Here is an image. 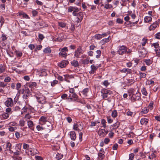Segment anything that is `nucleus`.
Returning <instances> with one entry per match:
<instances>
[{"label":"nucleus","mask_w":160,"mask_h":160,"mask_svg":"<svg viewBox=\"0 0 160 160\" xmlns=\"http://www.w3.org/2000/svg\"><path fill=\"white\" fill-rule=\"evenodd\" d=\"M110 130V132L108 134V135H109V137L110 138H112L113 136V135L114 134V133L113 132H112V130Z\"/></svg>","instance_id":"bf43d9fd"},{"label":"nucleus","mask_w":160,"mask_h":160,"mask_svg":"<svg viewBox=\"0 0 160 160\" xmlns=\"http://www.w3.org/2000/svg\"><path fill=\"white\" fill-rule=\"evenodd\" d=\"M98 156L99 159V160H102L104 158L105 155L99 152L98 154Z\"/></svg>","instance_id":"7c9ffc66"},{"label":"nucleus","mask_w":160,"mask_h":160,"mask_svg":"<svg viewBox=\"0 0 160 160\" xmlns=\"http://www.w3.org/2000/svg\"><path fill=\"white\" fill-rule=\"evenodd\" d=\"M117 112L116 110H114L112 113V116L113 118H115L117 115Z\"/></svg>","instance_id":"a18cd8bd"},{"label":"nucleus","mask_w":160,"mask_h":160,"mask_svg":"<svg viewBox=\"0 0 160 160\" xmlns=\"http://www.w3.org/2000/svg\"><path fill=\"white\" fill-rule=\"evenodd\" d=\"M101 93L102 94L106 95H111L112 94V92L107 89H104L101 90Z\"/></svg>","instance_id":"dca6fc26"},{"label":"nucleus","mask_w":160,"mask_h":160,"mask_svg":"<svg viewBox=\"0 0 160 160\" xmlns=\"http://www.w3.org/2000/svg\"><path fill=\"white\" fill-rule=\"evenodd\" d=\"M141 92L142 93V94L146 96L148 95V92L147 91L146 88H143L141 89Z\"/></svg>","instance_id":"c85d7f7f"},{"label":"nucleus","mask_w":160,"mask_h":160,"mask_svg":"<svg viewBox=\"0 0 160 160\" xmlns=\"http://www.w3.org/2000/svg\"><path fill=\"white\" fill-rule=\"evenodd\" d=\"M28 125L29 128H32L33 125V123L32 121H29L28 122Z\"/></svg>","instance_id":"4c0bfd02"},{"label":"nucleus","mask_w":160,"mask_h":160,"mask_svg":"<svg viewBox=\"0 0 160 160\" xmlns=\"http://www.w3.org/2000/svg\"><path fill=\"white\" fill-rule=\"evenodd\" d=\"M59 25L62 28H64L66 26V24L65 23L63 22H59Z\"/></svg>","instance_id":"4d7b16f0"},{"label":"nucleus","mask_w":160,"mask_h":160,"mask_svg":"<svg viewBox=\"0 0 160 160\" xmlns=\"http://www.w3.org/2000/svg\"><path fill=\"white\" fill-rule=\"evenodd\" d=\"M135 81L133 79L128 80V81L127 82V84L128 85H131Z\"/></svg>","instance_id":"72a5a7b5"},{"label":"nucleus","mask_w":160,"mask_h":160,"mask_svg":"<svg viewBox=\"0 0 160 160\" xmlns=\"http://www.w3.org/2000/svg\"><path fill=\"white\" fill-rule=\"evenodd\" d=\"M141 94L140 93H136L135 94H133L131 97V100L132 102H134L137 100H139L141 99Z\"/></svg>","instance_id":"39448f33"},{"label":"nucleus","mask_w":160,"mask_h":160,"mask_svg":"<svg viewBox=\"0 0 160 160\" xmlns=\"http://www.w3.org/2000/svg\"><path fill=\"white\" fill-rule=\"evenodd\" d=\"M37 25L38 26H39L40 28H42L44 27H47V25L45 24V22L42 20H40L37 23Z\"/></svg>","instance_id":"4468645a"},{"label":"nucleus","mask_w":160,"mask_h":160,"mask_svg":"<svg viewBox=\"0 0 160 160\" xmlns=\"http://www.w3.org/2000/svg\"><path fill=\"white\" fill-rule=\"evenodd\" d=\"M36 86L37 83L36 82H30L28 84V86L29 87H31L32 86L36 87Z\"/></svg>","instance_id":"79ce46f5"},{"label":"nucleus","mask_w":160,"mask_h":160,"mask_svg":"<svg viewBox=\"0 0 160 160\" xmlns=\"http://www.w3.org/2000/svg\"><path fill=\"white\" fill-rule=\"evenodd\" d=\"M83 128V126L82 125V122H77L76 124L73 125V129L75 130L79 131L82 130Z\"/></svg>","instance_id":"423d86ee"},{"label":"nucleus","mask_w":160,"mask_h":160,"mask_svg":"<svg viewBox=\"0 0 160 160\" xmlns=\"http://www.w3.org/2000/svg\"><path fill=\"white\" fill-rule=\"evenodd\" d=\"M59 51L61 52H59V55L62 56L63 57H65L66 58L67 54L66 52H67L68 51L67 48L64 47L62 48H60Z\"/></svg>","instance_id":"7ed1b4c3"},{"label":"nucleus","mask_w":160,"mask_h":160,"mask_svg":"<svg viewBox=\"0 0 160 160\" xmlns=\"http://www.w3.org/2000/svg\"><path fill=\"white\" fill-rule=\"evenodd\" d=\"M38 102L41 104H43L46 103V99L45 96L41 94L35 96Z\"/></svg>","instance_id":"f257e3e1"},{"label":"nucleus","mask_w":160,"mask_h":160,"mask_svg":"<svg viewBox=\"0 0 160 160\" xmlns=\"http://www.w3.org/2000/svg\"><path fill=\"white\" fill-rule=\"evenodd\" d=\"M5 104L7 107H11L13 104L12 99L11 98H8L5 102Z\"/></svg>","instance_id":"6e6552de"},{"label":"nucleus","mask_w":160,"mask_h":160,"mask_svg":"<svg viewBox=\"0 0 160 160\" xmlns=\"http://www.w3.org/2000/svg\"><path fill=\"white\" fill-rule=\"evenodd\" d=\"M58 82V81H57L56 80H53V82H51V85L52 86H54L55 84H57Z\"/></svg>","instance_id":"338daca9"},{"label":"nucleus","mask_w":160,"mask_h":160,"mask_svg":"<svg viewBox=\"0 0 160 160\" xmlns=\"http://www.w3.org/2000/svg\"><path fill=\"white\" fill-rule=\"evenodd\" d=\"M11 80V78L9 77H8L5 78L4 81L5 82H8L10 81Z\"/></svg>","instance_id":"0e129e2a"},{"label":"nucleus","mask_w":160,"mask_h":160,"mask_svg":"<svg viewBox=\"0 0 160 160\" xmlns=\"http://www.w3.org/2000/svg\"><path fill=\"white\" fill-rule=\"evenodd\" d=\"M110 39V37L109 36L108 38H104L101 41V42L103 44L108 42Z\"/></svg>","instance_id":"393cba45"},{"label":"nucleus","mask_w":160,"mask_h":160,"mask_svg":"<svg viewBox=\"0 0 160 160\" xmlns=\"http://www.w3.org/2000/svg\"><path fill=\"white\" fill-rule=\"evenodd\" d=\"M68 63L69 62L68 61H62L58 64V66L61 68H63L65 67L68 64Z\"/></svg>","instance_id":"ddd939ff"},{"label":"nucleus","mask_w":160,"mask_h":160,"mask_svg":"<svg viewBox=\"0 0 160 160\" xmlns=\"http://www.w3.org/2000/svg\"><path fill=\"white\" fill-rule=\"evenodd\" d=\"M128 0H122L120 2L121 5L122 6H124L125 5V3H126Z\"/></svg>","instance_id":"052dcab7"},{"label":"nucleus","mask_w":160,"mask_h":160,"mask_svg":"<svg viewBox=\"0 0 160 160\" xmlns=\"http://www.w3.org/2000/svg\"><path fill=\"white\" fill-rule=\"evenodd\" d=\"M135 155L133 153H131L129 155V159L130 160H133L134 159Z\"/></svg>","instance_id":"3c124183"},{"label":"nucleus","mask_w":160,"mask_h":160,"mask_svg":"<svg viewBox=\"0 0 160 160\" xmlns=\"http://www.w3.org/2000/svg\"><path fill=\"white\" fill-rule=\"evenodd\" d=\"M21 148V145L18 144L16 145L15 148L17 149L16 150V151L14 152V155L18 156L20 155Z\"/></svg>","instance_id":"0eeeda50"},{"label":"nucleus","mask_w":160,"mask_h":160,"mask_svg":"<svg viewBox=\"0 0 160 160\" xmlns=\"http://www.w3.org/2000/svg\"><path fill=\"white\" fill-rule=\"evenodd\" d=\"M70 138L72 140H75L76 138V134L74 131H72L69 132Z\"/></svg>","instance_id":"a211bd4d"},{"label":"nucleus","mask_w":160,"mask_h":160,"mask_svg":"<svg viewBox=\"0 0 160 160\" xmlns=\"http://www.w3.org/2000/svg\"><path fill=\"white\" fill-rule=\"evenodd\" d=\"M127 48L124 46H120L118 47V53L120 55H122L127 51Z\"/></svg>","instance_id":"20e7f679"},{"label":"nucleus","mask_w":160,"mask_h":160,"mask_svg":"<svg viewBox=\"0 0 160 160\" xmlns=\"http://www.w3.org/2000/svg\"><path fill=\"white\" fill-rule=\"evenodd\" d=\"M112 7V5L110 4H106L105 5L104 8L106 9H109Z\"/></svg>","instance_id":"09e8293b"},{"label":"nucleus","mask_w":160,"mask_h":160,"mask_svg":"<svg viewBox=\"0 0 160 160\" xmlns=\"http://www.w3.org/2000/svg\"><path fill=\"white\" fill-rule=\"evenodd\" d=\"M82 53V52L81 48L79 47L78 48L77 50L75 52L74 56L75 57L77 58H78L80 55Z\"/></svg>","instance_id":"f8f14e48"},{"label":"nucleus","mask_w":160,"mask_h":160,"mask_svg":"<svg viewBox=\"0 0 160 160\" xmlns=\"http://www.w3.org/2000/svg\"><path fill=\"white\" fill-rule=\"evenodd\" d=\"M151 46H153L155 48H157L158 47L159 44L158 42L154 43L151 45Z\"/></svg>","instance_id":"5fc2aeb1"},{"label":"nucleus","mask_w":160,"mask_h":160,"mask_svg":"<svg viewBox=\"0 0 160 160\" xmlns=\"http://www.w3.org/2000/svg\"><path fill=\"white\" fill-rule=\"evenodd\" d=\"M6 146L7 150H10V149H12V145L11 143L9 142H8L6 143Z\"/></svg>","instance_id":"cd10ccee"},{"label":"nucleus","mask_w":160,"mask_h":160,"mask_svg":"<svg viewBox=\"0 0 160 160\" xmlns=\"http://www.w3.org/2000/svg\"><path fill=\"white\" fill-rule=\"evenodd\" d=\"M139 74L141 78H145L146 76V74L144 73L139 72Z\"/></svg>","instance_id":"864d4df0"},{"label":"nucleus","mask_w":160,"mask_h":160,"mask_svg":"<svg viewBox=\"0 0 160 160\" xmlns=\"http://www.w3.org/2000/svg\"><path fill=\"white\" fill-rule=\"evenodd\" d=\"M43 52L46 53H50L51 52V50L50 47H47L44 49Z\"/></svg>","instance_id":"bb28decb"},{"label":"nucleus","mask_w":160,"mask_h":160,"mask_svg":"<svg viewBox=\"0 0 160 160\" xmlns=\"http://www.w3.org/2000/svg\"><path fill=\"white\" fill-rule=\"evenodd\" d=\"M70 29L72 31H74L75 29V26L74 24L72 23H71V26Z\"/></svg>","instance_id":"13d9d810"},{"label":"nucleus","mask_w":160,"mask_h":160,"mask_svg":"<svg viewBox=\"0 0 160 160\" xmlns=\"http://www.w3.org/2000/svg\"><path fill=\"white\" fill-rule=\"evenodd\" d=\"M38 13V12L36 10H34L32 11V15L33 17H35L37 15Z\"/></svg>","instance_id":"680f3d73"},{"label":"nucleus","mask_w":160,"mask_h":160,"mask_svg":"<svg viewBox=\"0 0 160 160\" xmlns=\"http://www.w3.org/2000/svg\"><path fill=\"white\" fill-rule=\"evenodd\" d=\"M22 93V94L27 95L29 96H31V92L30 90L28 89H26L25 90H23Z\"/></svg>","instance_id":"b1692460"},{"label":"nucleus","mask_w":160,"mask_h":160,"mask_svg":"<svg viewBox=\"0 0 160 160\" xmlns=\"http://www.w3.org/2000/svg\"><path fill=\"white\" fill-rule=\"evenodd\" d=\"M105 133V130L104 129H101L99 130L98 132V134L99 136L102 137H105L106 134Z\"/></svg>","instance_id":"f3484780"},{"label":"nucleus","mask_w":160,"mask_h":160,"mask_svg":"<svg viewBox=\"0 0 160 160\" xmlns=\"http://www.w3.org/2000/svg\"><path fill=\"white\" fill-rule=\"evenodd\" d=\"M80 8H79L76 7L70 6L68 7V12H72V15L75 16H77V14L80 11Z\"/></svg>","instance_id":"f03ea898"},{"label":"nucleus","mask_w":160,"mask_h":160,"mask_svg":"<svg viewBox=\"0 0 160 160\" xmlns=\"http://www.w3.org/2000/svg\"><path fill=\"white\" fill-rule=\"evenodd\" d=\"M78 16V22L79 21L80 22L83 18V13L82 12H80L77 14V16Z\"/></svg>","instance_id":"6ab92c4d"},{"label":"nucleus","mask_w":160,"mask_h":160,"mask_svg":"<svg viewBox=\"0 0 160 160\" xmlns=\"http://www.w3.org/2000/svg\"><path fill=\"white\" fill-rule=\"evenodd\" d=\"M144 21L146 22H148L152 21V18L150 16H146L144 18Z\"/></svg>","instance_id":"c756f323"},{"label":"nucleus","mask_w":160,"mask_h":160,"mask_svg":"<svg viewBox=\"0 0 160 160\" xmlns=\"http://www.w3.org/2000/svg\"><path fill=\"white\" fill-rule=\"evenodd\" d=\"M148 120L147 118H143L141 119L140 123L142 125H146L148 122Z\"/></svg>","instance_id":"4be33fe9"},{"label":"nucleus","mask_w":160,"mask_h":160,"mask_svg":"<svg viewBox=\"0 0 160 160\" xmlns=\"http://www.w3.org/2000/svg\"><path fill=\"white\" fill-rule=\"evenodd\" d=\"M22 97L23 99L25 100V102L27 104L28 102L29 99L30 98V96H28V95L23 94Z\"/></svg>","instance_id":"5701e85b"},{"label":"nucleus","mask_w":160,"mask_h":160,"mask_svg":"<svg viewBox=\"0 0 160 160\" xmlns=\"http://www.w3.org/2000/svg\"><path fill=\"white\" fill-rule=\"evenodd\" d=\"M103 84L106 87H107L108 86L109 84V83L108 82V80H105L103 82Z\"/></svg>","instance_id":"69168bd1"},{"label":"nucleus","mask_w":160,"mask_h":160,"mask_svg":"<svg viewBox=\"0 0 160 160\" xmlns=\"http://www.w3.org/2000/svg\"><path fill=\"white\" fill-rule=\"evenodd\" d=\"M120 122L117 121L115 123L110 126V130L116 129L118 128L120 126Z\"/></svg>","instance_id":"9d476101"},{"label":"nucleus","mask_w":160,"mask_h":160,"mask_svg":"<svg viewBox=\"0 0 160 160\" xmlns=\"http://www.w3.org/2000/svg\"><path fill=\"white\" fill-rule=\"evenodd\" d=\"M63 157V155L61 153H58L56 155V158L57 160L61 159Z\"/></svg>","instance_id":"2f4dec72"},{"label":"nucleus","mask_w":160,"mask_h":160,"mask_svg":"<svg viewBox=\"0 0 160 160\" xmlns=\"http://www.w3.org/2000/svg\"><path fill=\"white\" fill-rule=\"evenodd\" d=\"M68 94L64 93L61 96V97L62 99H65L66 98H68Z\"/></svg>","instance_id":"774afa93"},{"label":"nucleus","mask_w":160,"mask_h":160,"mask_svg":"<svg viewBox=\"0 0 160 160\" xmlns=\"http://www.w3.org/2000/svg\"><path fill=\"white\" fill-rule=\"evenodd\" d=\"M155 51L156 53L157 56L158 57H160V52L159 50H158V49H156Z\"/></svg>","instance_id":"e2e57ef3"},{"label":"nucleus","mask_w":160,"mask_h":160,"mask_svg":"<svg viewBox=\"0 0 160 160\" xmlns=\"http://www.w3.org/2000/svg\"><path fill=\"white\" fill-rule=\"evenodd\" d=\"M5 70V67L2 65H0V73L3 72Z\"/></svg>","instance_id":"ea45409f"},{"label":"nucleus","mask_w":160,"mask_h":160,"mask_svg":"<svg viewBox=\"0 0 160 160\" xmlns=\"http://www.w3.org/2000/svg\"><path fill=\"white\" fill-rule=\"evenodd\" d=\"M40 123L43 125L46 124L48 122L47 118L44 116H42L39 120Z\"/></svg>","instance_id":"1a4fd4ad"},{"label":"nucleus","mask_w":160,"mask_h":160,"mask_svg":"<svg viewBox=\"0 0 160 160\" xmlns=\"http://www.w3.org/2000/svg\"><path fill=\"white\" fill-rule=\"evenodd\" d=\"M38 74L40 76H46L47 74L45 71V70L44 69L40 70L38 72Z\"/></svg>","instance_id":"412c9836"},{"label":"nucleus","mask_w":160,"mask_h":160,"mask_svg":"<svg viewBox=\"0 0 160 160\" xmlns=\"http://www.w3.org/2000/svg\"><path fill=\"white\" fill-rule=\"evenodd\" d=\"M46 124L47 125L45 126L44 128H45L47 130L48 132H50L52 129L51 123L50 122H48Z\"/></svg>","instance_id":"2eb2a0df"},{"label":"nucleus","mask_w":160,"mask_h":160,"mask_svg":"<svg viewBox=\"0 0 160 160\" xmlns=\"http://www.w3.org/2000/svg\"><path fill=\"white\" fill-rule=\"evenodd\" d=\"M88 88H86L83 90L82 91V93L84 95L86 96L87 93L88 92Z\"/></svg>","instance_id":"c9c22d12"},{"label":"nucleus","mask_w":160,"mask_h":160,"mask_svg":"<svg viewBox=\"0 0 160 160\" xmlns=\"http://www.w3.org/2000/svg\"><path fill=\"white\" fill-rule=\"evenodd\" d=\"M19 15H22L24 18H28L29 17L25 13L23 12H21L19 13Z\"/></svg>","instance_id":"37998d69"},{"label":"nucleus","mask_w":160,"mask_h":160,"mask_svg":"<svg viewBox=\"0 0 160 160\" xmlns=\"http://www.w3.org/2000/svg\"><path fill=\"white\" fill-rule=\"evenodd\" d=\"M94 37L96 39H100L102 38V35L99 34H97L94 36Z\"/></svg>","instance_id":"a19ab883"},{"label":"nucleus","mask_w":160,"mask_h":160,"mask_svg":"<svg viewBox=\"0 0 160 160\" xmlns=\"http://www.w3.org/2000/svg\"><path fill=\"white\" fill-rule=\"evenodd\" d=\"M91 68L92 70L95 72V71L98 68V67L94 65H91Z\"/></svg>","instance_id":"8fccbe9b"},{"label":"nucleus","mask_w":160,"mask_h":160,"mask_svg":"<svg viewBox=\"0 0 160 160\" xmlns=\"http://www.w3.org/2000/svg\"><path fill=\"white\" fill-rule=\"evenodd\" d=\"M97 55H96V58H100V57L101 54V52L99 50H97L96 51Z\"/></svg>","instance_id":"473e14b6"},{"label":"nucleus","mask_w":160,"mask_h":160,"mask_svg":"<svg viewBox=\"0 0 160 160\" xmlns=\"http://www.w3.org/2000/svg\"><path fill=\"white\" fill-rule=\"evenodd\" d=\"M145 62L147 65H150L152 63V61L150 59L145 60Z\"/></svg>","instance_id":"e433bc0d"},{"label":"nucleus","mask_w":160,"mask_h":160,"mask_svg":"<svg viewBox=\"0 0 160 160\" xmlns=\"http://www.w3.org/2000/svg\"><path fill=\"white\" fill-rule=\"evenodd\" d=\"M71 62L72 65L74 67H78L79 66L78 62L77 61L74 60Z\"/></svg>","instance_id":"a878e982"},{"label":"nucleus","mask_w":160,"mask_h":160,"mask_svg":"<svg viewBox=\"0 0 160 160\" xmlns=\"http://www.w3.org/2000/svg\"><path fill=\"white\" fill-rule=\"evenodd\" d=\"M156 156L155 153H152L150 155L148 158L150 159L151 160L153 159L154 158H155L156 157Z\"/></svg>","instance_id":"de8ad7c7"},{"label":"nucleus","mask_w":160,"mask_h":160,"mask_svg":"<svg viewBox=\"0 0 160 160\" xmlns=\"http://www.w3.org/2000/svg\"><path fill=\"white\" fill-rule=\"evenodd\" d=\"M78 96L75 93H69L68 96V99H70L71 100H76L78 98Z\"/></svg>","instance_id":"9b49d317"},{"label":"nucleus","mask_w":160,"mask_h":160,"mask_svg":"<svg viewBox=\"0 0 160 160\" xmlns=\"http://www.w3.org/2000/svg\"><path fill=\"white\" fill-rule=\"evenodd\" d=\"M2 116L4 119H6L9 117V115L7 113H4L2 114Z\"/></svg>","instance_id":"c03bdc74"},{"label":"nucleus","mask_w":160,"mask_h":160,"mask_svg":"<svg viewBox=\"0 0 160 160\" xmlns=\"http://www.w3.org/2000/svg\"><path fill=\"white\" fill-rule=\"evenodd\" d=\"M89 58H87L86 59L82 60V63L84 64H87L89 63Z\"/></svg>","instance_id":"f704fd0d"},{"label":"nucleus","mask_w":160,"mask_h":160,"mask_svg":"<svg viewBox=\"0 0 160 160\" xmlns=\"http://www.w3.org/2000/svg\"><path fill=\"white\" fill-rule=\"evenodd\" d=\"M55 77L57 78L58 80L62 81L63 80V78L62 76H61L58 74H56L55 75Z\"/></svg>","instance_id":"58836bf2"},{"label":"nucleus","mask_w":160,"mask_h":160,"mask_svg":"<svg viewBox=\"0 0 160 160\" xmlns=\"http://www.w3.org/2000/svg\"><path fill=\"white\" fill-rule=\"evenodd\" d=\"M25 121L24 120H20L19 121V125L21 127H23L24 126Z\"/></svg>","instance_id":"6e6d98bb"},{"label":"nucleus","mask_w":160,"mask_h":160,"mask_svg":"<svg viewBox=\"0 0 160 160\" xmlns=\"http://www.w3.org/2000/svg\"><path fill=\"white\" fill-rule=\"evenodd\" d=\"M148 111V109L147 108H144L143 109H142V110L141 112L142 114H146L147 113Z\"/></svg>","instance_id":"49530a36"},{"label":"nucleus","mask_w":160,"mask_h":160,"mask_svg":"<svg viewBox=\"0 0 160 160\" xmlns=\"http://www.w3.org/2000/svg\"><path fill=\"white\" fill-rule=\"evenodd\" d=\"M158 25V22L156 21L153 24H151L149 27V30H152L155 29L157 27Z\"/></svg>","instance_id":"aec40b11"},{"label":"nucleus","mask_w":160,"mask_h":160,"mask_svg":"<svg viewBox=\"0 0 160 160\" xmlns=\"http://www.w3.org/2000/svg\"><path fill=\"white\" fill-rule=\"evenodd\" d=\"M106 120L104 119H102L101 121V124L103 125V127L104 128H105L106 127Z\"/></svg>","instance_id":"603ef678"}]
</instances>
